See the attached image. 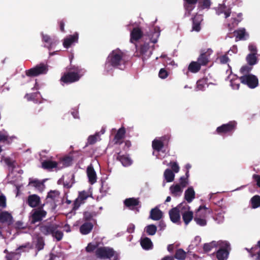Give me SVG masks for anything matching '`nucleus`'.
<instances>
[{
  "label": "nucleus",
  "mask_w": 260,
  "mask_h": 260,
  "mask_svg": "<svg viewBox=\"0 0 260 260\" xmlns=\"http://www.w3.org/2000/svg\"><path fill=\"white\" fill-rule=\"evenodd\" d=\"M189 210L190 209L184 210V208H182L180 211L183 220L186 225H188L194 218L193 212L189 211Z\"/></svg>",
  "instance_id": "21"
},
{
  "label": "nucleus",
  "mask_w": 260,
  "mask_h": 260,
  "mask_svg": "<svg viewBox=\"0 0 260 260\" xmlns=\"http://www.w3.org/2000/svg\"><path fill=\"white\" fill-rule=\"evenodd\" d=\"M171 194L174 197L180 196L183 192V188L179 184L172 185L170 187Z\"/></svg>",
  "instance_id": "32"
},
{
  "label": "nucleus",
  "mask_w": 260,
  "mask_h": 260,
  "mask_svg": "<svg viewBox=\"0 0 260 260\" xmlns=\"http://www.w3.org/2000/svg\"><path fill=\"white\" fill-rule=\"evenodd\" d=\"M205 206H200L197 212L193 219L197 224L200 226H205L207 224L206 217L207 216V210Z\"/></svg>",
  "instance_id": "9"
},
{
  "label": "nucleus",
  "mask_w": 260,
  "mask_h": 260,
  "mask_svg": "<svg viewBox=\"0 0 260 260\" xmlns=\"http://www.w3.org/2000/svg\"><path fill=\"white\" fill-rule=\"evenodd\" d=\"M191 20V31L199 32L201 29V23L203 20V16L200 14H196L193 17H192Z\"/></svg>",
  "instance_id": "16"
},
{
  "label": "nucleus",
  "mask_w": 260,
  "mask_h": 260,
  "mask_svg": "<svg viewBox=\"0 0 260 260\" xmlns=\"http://www.w3.org/2000/svg\"><path fill=\"white\" fill-rule=\"evenodd\" d=\"M48 71V65L44 63L37 64L35 67L25 71V74L30 77H37L47 74Z\"/></svg>",
  "instance_id": "5"
},
{
  "label": "nucleus",
  "mask_w": 260,
  "mask_h": 260,
  "mask_svg": "<svg viewBox=\"0 0 260 260\" xmlns=\"http://www.w3.org/2000/svg\"><path fill=\"white\" fill-rule=\"evenodd\" d=\"M79 34L77 32L74 33L72 35H69L64 39L63 46L66 48H70L74 43L78 41Z\"/></svg>",
  "instance_id": "17"
},
{
  "label": "nucleus",
  "mask_w": 260,
  "mask_h": 260,
  "mask_svg": "<svg viewBox=\"0 0 260 260\" xmlns=\"http://www.w3.org/2000/svg\"><path fill=\"white\" fill-rule=\"evenodd\" d=\"M88 181L90 184H93L96 181V174L93 167L90 165L87 168L86 170Z\"/></svg>",
  "instance_id": "25"
},
{
  "label": "nucleus",
  "mask_w": 260,
  "mask_h": 260,
  "mask_svg": "<svg viewBox=\"0 0 260 260\" xmlns=\"http://www.w3.org/2000/svg\"><path fill=\"white\" fill-rule=\"evenodd\" d=\"M237 123L235 121H231L228 123L223 124L217 127L216 132L220 135H232L237 128Z\"/></svg>",
  "instance_id": "8"
},
{
  "label": "nucleus",
  "mask_w": 260,
  "mask_h": 260,
  "mask_svg": "<svg viewBox=\"0 0 260 260\" xmlns=\"http://www.w3.org/2000/svg\"><path fill=\"white\" fill-rule=\"evenodd\" d=\"M163 216L162 212L157 207L152 209L150 212L149 218L153 220H159Z\"/></svg>",
  "instance_id": "26"
},
{
  "label": "nucleus",
  "mask_w": 260,
  "mask_h": 260,
  "mask_svg": "<svg viewBox=\"0 0 260 260\" xmlns=\"http://www.w3.org/2000/svg\"><path fill=\"white\" fill-rule=\"evenodd\" d=\"M93 228V223L91 222H85L80 227V232L83 235H87L91 232Z\"/></svg>",
  "instance_id": "29"
},
{
  "label": "nucleus",
  "mask_w": 260,
  "mask_h": 260,
  "mask_svg": "<svg viewBox=\"0 0 260 260\" xmlns=\"http://www.w3.org/2000/svg\"><path fill=\"white\" fill-rule=\"evenodd\" d=\"M84 70L79 66L71 65L67 68V72L63 73L60 81L66 84L78 81L83 75Z\"/></svg>",
  "instance_id": "2"
},
{
  "label": "nucleus",
  "mask_w": 260,
  "mask_h": 260,
  "mask_svg": "<svg viewBox=\"0 0 260 260\" xmlns=\"http://www.w3.org/2000/svg\"><path fill=\"white\" fill-rule=\"evenodd\" d=\"M202 3V7L203 9L209 8L211 5L210 0H201Z\"/></svg>",
  "instance_id": "60"
},
{
  "label": "nucleus",
  "mask_w": 260,
  "mask_h": 260,
  "mask_svg": "<svg viewBox=\"0 0 260 260\" xmlns=\"http://www.w3.org/2000/svg\"><path fill=\"white\" fill-rule=\"evenodd\" d=\"M246 59L249 66H253L257 62L256 54H254L253 53L248 54L246 56Z\"/></svg>",
  "instance_id": "39"
},
{
  "label": "nucleus",
  "mask_w": 260,
  "mask_h": 260,
  "mask_svg": "<svg viewBox=\"0 0 260 260\" xmlns=\"http://www.w3.org/2000/svg\"><path fill=\"white\" fill-rule=\"evenodd\" d=\"M60 192L57 190H50L47 196V199L55 203L58 201Z\"/></svg>",
  "instance_id": "35"
},
{
  "label": "nucleus",
  "mask_w": 260,
  "mask_h": 260,
  "mask_svg": "<svg viewBox=\"0 0 260 260\" xmlns=\"http://www.w3.org/2000/svg\"><path fill=\"white\" fill-rule=\"evenodd\" d=\"M196 193L192 186L189 187L184 192V199L187 203H191L195 198Z\"/></svg>",
  "instance_id": "30"
},
{
  "label": "nucleus",
  "mask_w": 260,
  "mask_h": 260,
  "mask_svg": "<svg viewBox=\"0 0 260 260\" xmlns=\"http://www.w3.org/2000/svg\"><path fill=\"white\" fill-rule=\"evenodd\" d=\"M252 70V67H249V66L246 65L243 66L241 69H240V72L243 74L245 75H248L249 74V73L250 72V71Z\"/></svg>",
  "instance_id": "51"
},
{
  "label": "nucleus",
  "mask_w": 260,
  "mask_h": 260,
  "mask_svg": "<svg viewBox=\"0 0 260 260\" xmlns=\"http://www.w3.org/2000/svg\"><path fill=\"white\" fill-rule=\"evenodd\" d=\"M212 244L205 243L203 246V249L205 252H209L212 249Z\"/></svg>",
  "instance_id": "61"
},
{
  "label": "nucleus",
  "mask_w": 260,
  "mask_h": 260,
  "mask_svg": "<svg viewBox=\"0 0 260 260\" xmlns=\"http://www.w3.org/2000/svg\"><path fill=\"white\" fill-rule=\"evenodd\" d=\"M239 79L242 83L247 85L250 88H255L258 84L257 78L252 74L243 75Z\"/></svg>",
  "instance_id": "10"
},
{
  "label": "nucleus",
  "mask_w": 260,
  "mask_h": 260,
  "mask_svg": "<svg viewBox=\"0 0 260 260\" xmlns=\"http://www.w3.org/2000/svg\"><path fill=\"white\" fill-rule=\"evenodd\" d=\"M83 219L85 221L90 222L91 221L93 222H95L96 220L93 219L94 217H96L98 215V213L94 211H86L83 212Z\"/></svg>",
  "instance_id": "28"
},
{
  "label": "nucleus",
  "mask_w": 260,
  "mask_h": 260,
  "mask_svg": "<svg viewBox=\"0 0 260 260\" xmlns=\"http://www.w3.org/2000/svg\"><path fill=\"white\" fill-rule=\"evenodd\" d=\"M89 197L88 193L85 190L79 192L77 198L76 199L73 204L72 211H76L78 210L81 205L85 203L86 200Z\"/></svg>",
  "instance_id": "12"
},
{
  "label": "nucleus",
  "mask_w": 260,
  "mask_h": 260,
  "mask_svg": "<svg viewBox=\"0 0 260 260\" xmlns=\"http://www.w3.org/2000/svg\"><path fill=\"white\" fill-rule=\"evenodd\" d=\"M165 145L164 142L159 139H155L152 142V147L153 150L159 152Z\"/></svg>",
  "instance_id": "37"
},
{
  "label": "nucleus",
  "mask_w": 260,
  "mask_h": 260,
  "mask_svg": "<svg viewBox=\"0 0 260 260\" xmlns=\"http://www.w3.org/2000/svg\"><path fill=\"white\" fill-rule=\"evenodd\" d=\"M198 0H183V6L185 10L188 12L190 15L191 12L195 8V5L197 3Z\"/></svg>",
  "instance_id": "31"
},
{
  "label": "nucleus",
  "mask_w": 260,
  "mask_h": 260,
  "mask_svg": "<svg viewBox=\"0 0 260 260\" xmlns=\"http://www.w3.org/2000/svg\"><path fill=\"white\" fill-rule=\"evenodd\" d=\"M99 137V133H96L94 135H90L88 137L87 139V143L89 145H93L95 144L98 140V138Z\"/></svg>",
  "instance_id": "48"
},
{
  "label": "nucleus",
  "mask_w": 260,
  "mask_h": 260,
  "mask_svg": "<svg viewBox=\"0 0 260 260\" xmlns=\"http://www.w3.org/2000/svg\"><path fill=\"white\" fill-rule=\"evenodd\" d=\"M182 208H184V210H189L190 207L185 203H181L176 207L173 208L169 211L170 218L173 223H180V213Z\"/></svg>",
  "instance_id": "4"
},
{
  "label": "nucleus",
  "mask_w": 260,
  "mask_h": 260,
  "mask_svg": "<svg viewBox=\"0 0 260 260\" xmlns=\"http://www.w3.org/2000/svg\"><path fill=\"white\" fill-rule=\"evenodd\" d=\"M222 246L223 247L220 248L216 252V257L218 260H226L229 254L228 249H230V244L224 242Z\"/></svg>",
  "instance_id": "14"
},
{
  "label": "nucleus",
  "mask_w": 260,
  "mask_h": 260,
  "mask_svg": "<svg viewBox=\"0 0 260 260\" xmlns=\"http://www.w3.org/2000/svg\"><path fill=\"white\" fill-rule=\"evenodd\" d=\"M248 49L251 52L250 53H253L254 54H257V48L253 44H249L248 46Z\"/></svg>",
  "instance_id": "58"
},
{
  "label": "nucleus",
  "mask_w": 260,
  "mask_h": 260,
  "mask_svg": "<svg viewBox=\"0 0 260 260\" xmlns=\"http://www.w3.org/2000/svg\"><path fill=\"white\" fill-rule=\"evenodd\" d=\"M145 231L148 235L153 236L157 231V227L154 224H149L146 226Z\"/></svg>",
  "instance_id": "44"
},
{
  "label": "nucleus",
  "mask_w": 260,
  "mask_h": 260,
  "mask_svg": "<svg viewBox=\"0 0 260 260\" xmlns=\"http://www.w3.org/2000/svg\"><path fill=\"white\" fill-rule=\"evenodd\" d=\"M173 257L178 260H184L186 257V252L182 248L178 249Z\"/></svg>",
  "instance_id": "38"
},
{
  "label": "nucleus",
  "mask_w": 260,
  "mask_h": 260,
  "mask_svg": "<svg viewBox=\"0 0 260 260\" xmlns=\"http://www.w3.org/2000/svg\"><path fill=\"white\" fill-rule=\"evenodd\" d=\"M73 161V158L70 156H66L58 162V169H61L63 168H66L70 166Z\"/></svg>",
  "instance_id": "27"
},
{
  "label": "nucleus",
  "mask_w": 260,
  "mask_h": 260,
  "mask_svg": "<svg viewBox=\"0 0 260 260\" xmlns=\"http://www.w3.org/2000/svg\"><path fill=\"white\" fill-rule=\"evenodd\" d=\"M44 204L34 209L30 212L29 220L31 224H35L37 222H41L46 217L47 211L43 209Z\"/></svg>",
  "instance_id": "3"
},
{
  "label": "nucleus",
  "mask_w": 260,
  "mask_h": 260,
  "mask_svg": "<svg viewBox=\"0 0 260 260\" xmlns=\"http://www.w3.org/2000/svg\"><path fill=\"white\" fill-rule=\"evenodd\" d=\"M251 207L253 209L260 207V196H254L250 200Z\"/></svg>",
  "instance_id": "42"
},
{
  "label": "nucleus",
  "mask_w": 260,
  "mask_h": 260,
  "mask_svg": "<svg viewBox=\"0 0 260 260\" xmlns=\"http://www.w3.org/2000/svg\"><path fill=\"white\" fill-rule=\"evenodd\" d=\"M123 204L128 209L136 210L137 212H139V209L141 207V202L139 198H127L124 200Z\"/></svg>",
  "instance_id": "11"
},
{
  "label": "nucleus",
  "mask_w": 260,
  "mask_h": 260,
  "mask_svg": "<svg viewBox=\"0 0 260 260\" xmlns=\"http://www.w3.org/2000/svg\"><path fill=\"white\" fill-rule=\"evenodd\" d=\"M231 84L234 89H239L240 85L239 83H237L235 80H232Z\"/></svg>",
  "instance_id": "62"
},
{
  "label": "nucleus",
  "mask_w": 260,
  "mask_h": 260,
  "mask_svg": "<svg viewBox=\"0 0 260 260\" xmlns=\"http://www.w3.org/2000/svg\"><path fill=\"white\" fill-rule=\"evenodd\" d=\"M42 40L44 42L47 44L45 46L47 47L49 50L54 47L58 43L57 40L55 39H52L47 35H42Z\"/></svg>",
  "instance_id": "24"
},
{
  "label": "nucleus",
  "mask_w": 260,
  "mask_h": 260,
  "mask_svg": "<svg viewBox=\"0 0 260 260\" xmlns=\"http://www.w3.org/2000/svg\"><path fill=\"white\" fill-rule=\"evenodd\" d=\"M178 184L180 185V186L183 188L188 184V179L184 176H181L179 179V183Z\"/></svg>",
  "instance_id": "50"
},
{
  "label": "nucleus",
  "mask_w": 260,
  "mask_h": 260,
  "mask_svg": "<svg viewBox=\"0 0 260 260\" xmlns=\"http://www.w3.org/2000/svg\"><path fill=\"white\" fill-rule=\"evenodd\" d=\"M5 162L9 167L14 169L15 167V161L13 160L10 158H6L5 159Z\"/></svg>",
  "instance_id": "54"
},
{
  "label": "nucleus",
  "mask_w": 260,
  "mask_h": 260,
  "mask_svg": "<svg viewBox=\"0 0 260 260\" xmlns=\"http://www.w3.org/2000/svg\"><path fill=\"white\" fill-rule=\"evenodd\" d=\"M170 139V135H165L161 137L160 138L159 140L162 141L163 142H164V144L168 145L169 140Z\"/></svg>",
  "instance_id": "59"
},
{
  "label": "nucleus",
  "mask_w": 260,
  "mask_h": 260,
  "mask_svg": "<svg viewBox=\"0 0 260 260\" xmlns=\"http://www.w3.org/2000/svg\"><path fill=\"white\" fill-rule=\"evenodd\" d=\"M164 177L167 182H171L174 180L175 175L171 170L167 169L164 172Z\"/></svg>",
  "instance_id": "41"
},
{
  "label": "nucleus",
  "mask_w": 260,
  "mask_h": 260,
  "mask_svg": "<svg viewBox=\"0 0 260 260\" xmlns=\"http://www.w3.org/2000/svg\"><path fill=\"white\" fill-rule=\"evenodd\" d=\"M253 178L256 182L257 185L260 187V175L257 174H254L253 175Z\"/></svg>",
  "instance_id": "63"
},
{
  "label": "nucleus",
  "mask_w": 260,
  "mask_h": 260,
  "mask_svg": "<svg viewBox=\"0 0 260 260\" xmlns=\"http://www.w3.org/2000/svg\"><path fill=\"white\" fill-rule=\"evenodd\" d=\"M169 75L168 72L164 69L162 68L159 70L158 76L161 79H166Z\"/></svg>",
  "instance_id": "56"
},
{
  "label": "nucleus",
  "mask_w": 260,
  "mask_h": 260,
  "mask_svg": "<svg viewBox=\"0 0 260 260\" xmlns=\"http://www.w3.org/2000/svg\"><path fill=\"white\" fill-rule=\"evenodd\" d=\"M171 168L175 173H178L180 168L176 162H171Z\"/></svg>",
  "instance_id": "57"
},
{
  "label": "nucleus",
  "mask_w": 260,
  "mask_h": 260,
  "mask_svg": "<svg viewBox=\"0 0 260 260\" xmlns=\"http://www.w3.org/2000/svg\"><path fill=\"white\" fill-rule=\"evenodd\" d=\"M206 85H207V78L201 79L197 82V88L200 90H204Z\"/></svg>",
  "instance_id": "43"
},
{
  "label": "nucleus",
  "mask_w": 260,
  "mask_h": 260,
  "mask_svg": "<svg viewBox=\"0 0 260 260\" xmlns=\"http://www.w3.org/2000/svg\"><path fill=\"white\" fill-rule=\"evenodd\" d=\"M7 200L6 197L4 194L0 195V207L5 208L7 206Z\"/></svg>",
  "instance_id": "55"
},
{
  "label": "nucleus",
  "mask_w": 260,
  "mask_h": 260,
  "mask_svg": "<svg viewBox=\"0 0 260 260\" xmlns=\"http://www.w3.org/2000/svg\"><path fill=\"white\" fill-rule=\"evenodd\" d=\"M143 34V32L140 28H133L130 34V42L134 43V41H138L142 37Z\"/></svg>",
  "instance_id": "22"
},
{
  "label": "nucleus",
  "mask_w": 260,
  "mask_h": 260,
  "mask_svg": "<svg viewBox=\"0 0 260 260\" xmlns=\"http://www.w3.org/2000/svg\"><path fill=\"white\" fill-rule=\"evenodd\" d=\"M58 225L57 224L56 228L54 230L53 233L52 234V236L55 238L57 241H60L62 239L63 235L62 232L58 230Z\"/></svg>",
  "instance_id": "45"
},
{
  "label": "nucleus",
  "mask_w": 260,
  "mask_h": 260,
  "mask_svg": "<svg viewBox=\"0 0 260 260\" xmlns=\"http://www.w3.org/2000/svg\"><path fill=\"white\" fill-rule=\"evenodd\" d=\"M98 246L99 244L97 243L95 244L89 243L86 247L85 250L88 253L93 252L94 251H95L96 249L99 248Z\"/></svg>",
  "instance_id": "47"
},
{
  "label": "nucleus",
  "mask_w": 260,
  "mask_h": 260,
  "mask_svg": "<svg viewBox=\"0 0 260 260\" xmlns=\"http://www.w3.org/2000/svg\"><path fill=\"white\" fill-rule=\"evenodd\" d=\"M44 238L42 237H39L37 239L36 248L38 251L41 250L44 248Z\"/></svg>",
  "instance_id": "46"
},
{
  "label": "nucleus",
  "mask_w": 260,
  "mask_h": 260,
  "mask_svg": "<svg viewBox=\"0 0 260 260\" xmlns=\"http://www.w3.org/2000/svg\"><path fill=\"white\" fill-rule=\"evenodd\" d=\"M57 224L48 222L46 224H40L39 225V229L40 232L45 236L52 235L56 228Z\"/></svg>",
  "instance_id": "13"
},
{
  "label": "nucleus",
  "mask_w": 260,
  "mask_h": 260,
  "mask_svg": "<svg viewBox=\"0 0 260 260\" xmlns=\"http://www.w3.org/2000/svg\"><path fill=\"white\" fill-rule=\"evenodd\" d=\"M116 159L120 161L122 165L124 167L129 166L132 163V161L129 157L123 155H121L118 154Z\"/></svg>",
  "instance_id": "34"
},
{
  "label": "nucleus",
  "mask_w": 260,
  "mask_h": 260,
  "mask_svg": "<svg viewBox=\"0 0 260 260\" xmlns=\"http://www.w3.org/2000/svg\"><path fill=\"white\" fill-rule=\"evenodd\" d=\"M135 46L136 49L135 56L141 57L143 61L147 59L151 56L152 52L150 49V46L148 43H144L139 47L137 44H135Z\"/></svg>",
  "instance_id": "6"
},
{
  "label": "nucleus",
  "mask_w": 260,
  "mask_h": 260,
  "mask_svg": "<svg viewBox=\"0 0 260 260\" xmlns=\"http://www.w3.org/2000/svg\"><path fill=\"white\" fill-rule=\"evenodd\" d=\"M74 182L70 183V182L65 181L63 182V185L64 188L69 189L72 187Z\"/></svg>",
  "instance_id": "64"
},
{
  "label": "nucleus",
  "mask_w": 260,
  "mask_h": 260,
  "mask_svg": "<svg viewBox=\"0 0 260 260\" xmlns=\"http://www.w3.org/2000/svg\"><path fill=\"white\" fill-rule=\"evenodd\" d=\"M115 252L113 248L103 246L96 249L95 255L98 258L101 259H110L114 255Z\"/></svg>",
  "instance_id": "7"
},
{
  "label": "nucleus",
  "mask_w": 260,
  "mask_h": 260,
  "mask_svg": "<svg viewBox=\"0 0 260 260\" xmlns=\"http://www.w3.org/2000/svg\"><path fill=\"white\" fill-rule=\"evenodd\" d=\"M26 203L31 208H38L41 206V199L39 196L36 194L29 195L27 197Z\"/></svg>",
  "instance_id": "18"
},
{
  "label": "nucleus",
  "mask_w": 260,
  "mask_h": 260,
  "mask_svg": "<svg viewBox=\"0 0 260 260\" xmlns=\"http://www.w3.org/2000/svg\"><path fill=\"white\" fill-rule=\"evenodd\" d=\"M234 32L236 38H238L240 40H246L245 36L246 35L248 36V35L246 32L245 29L244 28L235 30Z\"/></svg>",
  "instance_id": "40"
},
{
  "label": "nucleus",
  "mask_w": 260,
  "mask_h": 260,
  "mask_svg": "<svg viewBox=\"0 0 260 260\" xmlns=\"http://www.w3.org/2000/svg\"><path fill=\"white\" fill-rule=\"evenodd\" d=\"M29 185H31L34 187L40 189L42 188L43 184L38 180H32L29 181Z\"/></svg>",
  "instance_id": "49"
},
{
  "label": "nucleus",
  "mask_w": 260,
  "mask_h": 260,
  "mask_svg": "<svg viewBox=\"0 0 260 260\" xmlns=\"http://www.w3.org/2000/svg\"><path fill=\"white\" fill-rule=\"evenodd\" d=\"M218 59L219 60L220 63L221 64H225L228 63L230 60V59L227 54L221 55L218 58Z\"/></svg>",
  "instance_id": "53"
},
{
  "label": "nucleus",
  "mask_w": 260,
  "mask_h": 260,
  "mask_svg": "<svg viewBox=\"0 0 260 260\" xmlns=\"http://www.w3.org/2000/svg\"><path fill=\"white\" fill-rule=\"evenodd\" d=\"M140 244L142 248L145 250H149L152 249L153 244L150 238L145 237L141 240Z\"/></svg>",
  "instance_id": "33"
},
{
  "label": "nucleus",
  "mask_w": 260,
  "mask_h": 260,
  "mask_svg": "<svg viewBox=\"0 0 260 260\" xmlns=\"http://www.w3.org/2000/svg\"><path fill=\"white\" fill-rule=\"evenodd\" d=\"M201 66L198 61H191L188 67V70L192 73H198L201 70Z\"/></svg>",
  "instance_id": "36"
},
{
  "label": "nucleus",
  "mask_w": 260,
  "mask_h": 260,
  "mask_svg": "<svg viewBox=\"0 0 260 260\" xmlns=\"http://www.w3.org/2000/svg\"><path fill=\"white\" fill-rule=\"evenodd\" d=\"M212 52L211 49H208L206 51H202L197 59V61L201 66H206L210 60V56Z\"/></svg>",
  "instance_id": "15"
},
{
  "label": "nucleus",
  "mask_w": 260,
  "mask_h": 260,
  "mask_svg": "<svg viewBox=\"0 0 260 260\" xmlns=\"http://www.w3.org/2000/svg\"><path fill=\"white\" fill-rule=\"evenodd\" d=\"M125 133V128L123 126L121 127L117 131L113 140L114 144L120 145L122 143V140L124 138Z\"/></svg>",
  "instance_id": "19"
},
{
  "label": "nucleus",
  "mask_w": 260,
  "mask_h": 260,
  "mask_svg": "<svg viewBox=\"0 0 260 260\" xmlns=\"http://www.w3.org/2000/svg\"><path fill=\"white\" fill-rule=\"evenodd\" d=\"M125 56V53L119 49L112 51L107 58L106 67L111 66L114 68L122 69L126 63Z\"/></svg>",
  "instance_id": "1"
},
{
  "label": "nucleus",
  "mask_w": 260,
  "mask_h": 260,
  "mask_svg": "<svg viewBox=\"0 0 260 260\" xmlns=\"http://www.w3.org/2000/svg\"><path fill=\"white\" fill-rule=\"evenodd\" d=\"M0 222L6 223L8 225L12 224L13 219L11 214L6 211L0 212Z\"/></svg>",
  "instance_id": "20"
},
{
  "label": "nucleus",
  "mask_w": 260,
  "mask_h": 260,
  "mask_svg": "<svg viewBox=\"0 0 260 260\" xmlns=\"http://www.w3.org/2000/svg\"><path fill=\"white\" fill-rule=\"evenodd\" d=\"M226 8V6L225 5V4L219 5L216 10V14L220 15V14L223 13Z\"/></svg>",
  "instance_id": "52"
},
{
  "label": "nucleus",
  "mask_w": 260,
  "mask_h": 260,
  "mask_svg": "<svg viewBox=\"0 0 260 260\" xmlns=\"http://www.w3.org/2000/svg\"><path fill=\"white\" fill-rule=\"evenodd\" d=\"M58 162L51 160H45L42 162V168L45 170L51 171L53 169L58 170Z\"/></svg>",
  "instance_id": "23"
}]
</instances>
